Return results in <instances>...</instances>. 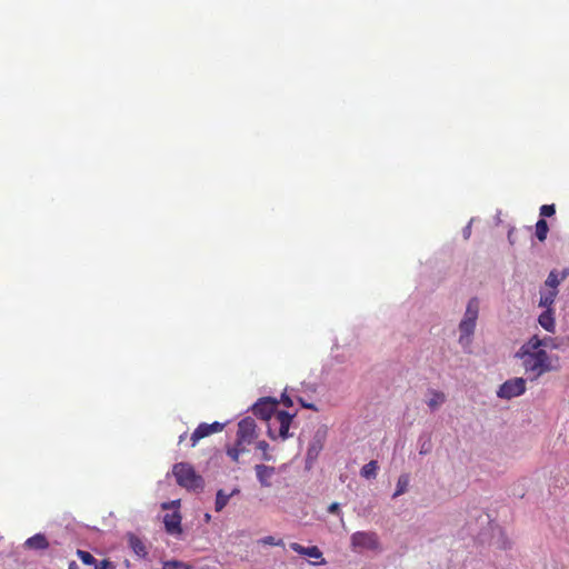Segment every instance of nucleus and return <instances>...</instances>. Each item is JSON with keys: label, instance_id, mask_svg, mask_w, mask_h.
I'll list each match as a JSON object with an SVG mask.
<instances>
[{"label": "nucleus", "instance_id": "2f4dec72", "mask_svg": "<svg viewBox=\"0 0 569 569\" xmlns=\"http://www.w3.org/2000/svg\"><path fill=\"white\" fill-rule=\"evenodd\" d=\"M328 511L331 512V513L338 512L339 511V505L337 502L331 503L329 506V508H328Z\"/></svg>", "mask_w": 569, "mask_h": 569}, {"label": "nucleus", "instance_id": "c756f323", "mask_svg": "<svg viewBox=\"0 0 569 569\" xmlns=\"http://www.w3.org/2000/svg\"><path fill=\"white\" fill-rule=\"evenodd\" d=\"M261 542L263 545H270V546H282V540H276L272 536H267L261 539Z\"/></svg>", "mask_w": 569, "mask_h": 569}, {"label": "nucleus", "instance_id": "1a4fd4ad", "mask_svg": "<svg viewBox=\"0 0 569 569\" xmlns=\"http://www.w3.org/2000/svg\"><path fill=\"white\" fill-rule=\"evenodd\" d=\"M290 548L295 552H297V553H299L301 556H306V557L315 558V559H320V561L313 562V565H325L326 563V560L322 557V552H321V550L317 546L303 547V546H301L298 542H291L290 543Z\"/></svg>", "mask_w": 569, "mask_h": 569}, {"label": "nucleus", "instance_id": "9b49d317", "mask_svg": "<svg viewBox=\"0 0 569 569\" xmlns=\"http://www.w3.org/2000/svg\"><path fill=\"white\" fill-rule=\"evenodd\" d=\"M476 323L466 319H462L459 323V342L463 346L469 345L471 341V336L475 332Z\"/></svg>", "mask_w": 569, "mask_h": 569}, {"label": "nucleus", "instance_id": "aec40b11", "mask_svg": "<svg viewBox=\"0 0 569 569\" xmlns=\"http://www.w3.org/2000/svg\"><path fill=\"white\" fill-rule=\"evenodd\" d=\"M378 469V462L376 460H371L361 468L360 475L366 479H373L377 477Z\"/></svg>", "mask_w": 569, "mask_h": 569}, {"label": "nucleus", "instance_id": "7ed1b4c3", "mask_svg": "<svg viewBox=\"0 0 569 569\" xmlns=\"http://www.w3.org/2000/svg\"><path fill=\"white\" fill-rule=\"evenodd\" d=\"M295 413L291 415L287 411H278L273 416V420L268 423V436L272 440L281 438L286 440L289 438V428L291 426Z\"/></svg>", "mask_w": 569, "mask_h": 569}, {"label": "nucleus", "instance_id": "a878e982", "mask_svg": "<svg viewBox=\"0 0 569 569\" xmlns=\"http://www.w3.org/2000/svg\"><path fill=\"white\" fill-rule=\"evenodd\" d=\"M77 555L84 565H96V558L90 552L79 549Z\"/></svg>", "mask_w": 569, "mask_h": 569}, {"label": "nucleus", "instance_id": "dca6fc26", "mask_svg": "<svg viewBox=\"0 0 569 569\" xmlns=\"http://www.w3.org/2000/svg\"><path fill=\"white\" fill-rule=\"evenodd\" d=\"M558 296V290L546 288L540 291L539 306L543 308H552Z\"/></svg>", "mask_w": 569, "mask_h": 569}, {"label": "nucleus", "instance_id": "bb28decb", "mask_svg": "<svg viewBox=\"0 0 569 569\" xmlns=\"http://www.w3.org/2000/svg\"><path fill=\"white\" fill-rule=\"evenodd\" d=\"M539 349H542V347L550 348V349H557L559 346L556 343V339L551 337H545L539 338Z\"/></svg>", "mask_w": 569, "mask_h": 569}, {"label": "nucleus", "instance_id": "72a5a7b5", "mask_svg": "<svg viewBox=\"0 0 569 569\" xmlns=\"http://www.w3.org/2000/svg\"><path fill=\"white\" fill-rule=\"evenodd\" d=\"M302 406H303L305 408L316 410V407H315V405H312V403H309V402H302Z\"/></svg>", "mask_w": 569, "mask_h": 569}, {"label": "nucleus", "instance_id": "f8f14e48", "mask_svg": "<svg viewBox=\"0 0 569 569\" xmlns=\"http://www.w3.org/2000/svg\"><path fill=\"white\" fill-rule=\"evenodd\" d=\"M569 276V269L551 270L545 281L546 288L558 290V286Z\"/></svg>", "mask_w": 569, "mask_h": 569}, {"label": "nucleus", "instance_id": "e433bc0d", "mask_svg": "<svg viewBox=\"0 0 569 569\" xmlns=\"http://www.w3.org/2000/svg\"><path fill=\"white\" fill-rule=\"evenodd\" d=\"M184 438H186V433L181 435V436L179 437V442L183 441V440H184Z\"/></svg>", "mask_w": 569, "mask_h": 569}, {"label": "nucleus", "instance_id": "5701e85b", "mask_svg": "<svg viewBox=\"0 0 569 569\" xmlns=\"http://www.w3.org/2000/svg\"><path fill=\"white\" fill-rule=\"evenodd\" d=\"M549 231L548 223L545 219H539L536 223V237L539 241H545Z\"/></svg>", "mask_w": 569, "mask_h": 569}, {"label": "nucleus", "instance_id": "4c0bfd02", "mask_svg": "<svg viewBox=\"0 0 569 569\" xmlns=\"http://www.w3.org/2000/svg\"><path fill=\"white\" fill-rule=\"evenodd\" d=\"M162 508H163V509H167V508H168V503H163V505H162Z\"/></svg>", "mask_w": 569, "mask_h": 569}, {"label": "nucleus", "instance_id": "20e7f679", "mask_svg": "<svg viewBox=\"0 0 569 569\" xmlns=\"http://www.w3.org/2000/svg\"><path fill=\"white\" fill-rule=\"evenodd\" d=\"M258 438L253 418L246 417L238 422L237 441L239 446H249Z\"/></svg>", "mask_w": 569, "mask_h": 569}, {"label": "nucleus", "instance_id": "cd10ccee", "mask_svg": "<svg viewBox=\"0 0 569 569\" xmlns=\"http://www.w3.org/2000/svg\"><path fill=\"white\" fill-rule=\"evenodd\" d=\"M556 212L555 204H543L540 207V216L541 217H551Z\"/></svg>", "mask_w": 569, "mask_h": 569}, {"label": "nucleus", "instance_id": "4be33fe9", "mask_svg": "<svg viewBox=\"0 0 569 569\" xmlns=\"http://www.w3.org/2000/svg\"><path fill=\"white\" fill-rule=\"evenodd\" d=\"M130 547L133 552L139 557L147 556V550L144 543L136 536H130L129 538Z\"/></svg>", "mask_w": 569, "mask_h": 569}, {"label": "nucleus", "instance_id": "f257e3e1", "mask_svg": "<svg viewBox=\"0 0 569 569\" xmlns=\"http://www.w3.org/2000/svg\"><path fill=\"white\" fill-rule=\"evenodd\" d=\"M539 337L532 336L516 352L515 357L521 361L525 373L528 379L533 381L547 372L556 370L551 357L545 349H539Z\"/></svg>", "mask_w": 569, "mask_h": 569}, {"label": "nucleus", "instance_id": "f704fd0d", "mask_svg": "<svg viewBox=\"0 0 569 569\" xmlns=\"http://www.w3.org/2000/svg\"><path fill=\"white\" fill-rule=\"evenodd\" d=\"M77 568H78V566H77V563L74 561H71L69 563V569H77Z\"/></svg>", "mask_w": 569, "mask_h": 569}, {"label": "nucleus", "instance_id": "c9c22d12", "mask_svg": "<svg viewBox=\"0 0 569 569\" xmlns=\"http://www.w3.org/2000/svg\"><path fill=\"white\" fill-rule=\"evenodd\" d=\"M427 452H428V450H427L425 447H422V448L420 449V453H421V455L427 453Z\"/></svg>", "mask_w": 569, "mask_h": 569}, {"label": "nucleus", "instance_id": "c85d7f7f", "mask_svg": "<svg viewBox=\"0 0 569 569\" xmlns=\"http://www.w3.org/2000/svg\"><path fill=\"white\" fill-rule=\"evenodd\" d=\"M257 449L262 451L263 460H270L271 459L270 455L268 453V450H269L268 442H266L264 440L258 441L257 442Z\"/></svg>", "mask_w": 569, "mask_h": 569}, {"label": "nucleus", "instance_id": "f3484780", "mask_svg": "<svg viewBox=\"0 0 569 569\" xmlns=\"http://www.w3.org/2000/svg\"><path fill=\"white\" fill-rule=\"evenodd\" d=\"M478 315H479V301L477 298H472L469 300V302L467 305V309H466L463 319L476 323L477 319H478Z\"/></svg>", "mask_w": 569, "mask_h": 569}, {"label": "nucleus", "instance_id": "b1692460", "mask_svg": "<svg viewBox=\"0 0 569 569\" xmlns=\"http://www.w3.org/2000/svg\"><path fill=\"white\" fill-rule=\"evenodd\" d=\"M247 446H239L238 441H236V445L231 448H228L227 455L233 460L238 461L239 456L246 451Z\"/></svg>", "mask_w": 569, "mask_h": 569}, {"label": "nucleus", "instance_id": "9d476101", "mask_svg": "<svg viewBox=\"0 0 569 569\" xmlns=\"http://www.w3.org/2000/svg\"><path fill=\"white\" fill-rule=\"evenodd\" d=\"M166 531L169 535L176 536L182 532L181 515L178 511L167 513L163 518Z\"/></svg>", "mask_w": 569, "mask_h": 569}, {"label": "nucleus", "instance_id": "4468645a", "mask_svg": "<svg viewBox=\"0 0 569 569\" xmlns=\"http://www.w3.org/2000/svg\"><path fill=\"white\" fill-rule=\"evenodd\" d=\"M254 469H256L257 478H258L259 482L261 483V486L269 487L270 479L276 472L274 467L266 466V465H257Z\"/></svg>", "mask_w": 569, "mask_h": 569}, {"label": "nucleus", "instance_id": "ddd939ff", "mask_svg": "<svg viewBox=\"0 0 569 569\" xmlns=\"http://www.w3.org/2000/svg\"><path fill=\"white\" fill-rule=\"evenodd\" d=\"M552 308H546V310L539 316V325L548 332L553 333L556 331V321Z\"/></svg>", "mask_w": 569, "mask_h": 569}, {"label": "nucleus", "instance_id": "473e14b6", "mask_svg": "<svg viewBox=\"0 0 569 569\" xmlns=\"http://www.w3.org/2000/svg\"><path fill=\"white\" fill-rule=\"evenodd\" d=\"M282 403L287 407H291L292 406V400L290 399V397L288 396H282Z\"/></svg>", "mask_w": 569, "mask_h": 569}, {"label": "nucleus", "instance_id": "412c9836", "mask_svg": "<svg viewBox=\"0 0 569 569\" xmlns=\"http://www.w3.org/2000/svg\"><path fill=\"white\" fill-rule=\"evenodd\" d=\"M409 481H410V478H409L408 473L400 475L398 478L396 491L393 492L392 498H397V497L403 495L408 490Z\"/></svg>", "mask_w": 569, "mask_h": 569}, {"label": "nucleus", "instance_id": "a211bd4d", "mask_svg": "<svg viewBox=\"0 0 569 569\" xmlns=\"http://www.w3.org/2000/svg\"><path fill=\"white\" fill-rule=\"evenodd\" d=\"M239 492V489H233L231 493L227 495L222 489L218 490L216 496V502H214V509L216 511H221L227 503L229 502V499Z\"/></svg>", "mask_w": 569, "mask_h": 569}, {"label": "nucleus", "instance_id": "6ab92c4d", "mask_svg": "<svg viewBox=\"0 0 569 569\" xmlns=\"http://www.w3.org/2000/svg\"><path fill=\"white\" fill-rule=\"evenodd\" d=\"M430 398L427 401L431 410H436L446 401V395L441 391L429 390Z\"/></svg>", "mask_w": 569, "mask_h": 569}, {"label": "nucleus", "instance_id": "6e6552de", "mask_svg": "<svg viewBox=\"0 0 569 569\" xmlns=\"http://www.w3.org/2000/svg\"><path fill=\"white\" fill-rule=\"evenodd\" d=\"M351 543L355 548L377 549L378 537L375 532L357 531L351 536Z\"/></svg>", "mask_w": 569, "mask_h": 569}, {"label": "nucleus", "instance_id": "423d86ee", "mask_svg": "<svg viewBox=\"0 0 569 569\" xmlns=\"http://www.w3.org/2000/svg\"><path fill=\"white\" fill-rule=\"evenodd\" d=\"M277 407L278 401L276 399L262 398L253 405L252 412L256 417L266 420L269 423L273 420L276 412L279 411L277 410Z\"/></svg>", "mask_w": 569, "mask_h": 569}, {"label": "nucleus", "instance_id": "2eb2a0df", "mask_svg": "<svg viewBox=\"0 0 569 569\" xmlns=\"http://www.w3.org/2000/svg\"><path fill=\"white\" fill-rule=\"evenodd\" d=\"M24 547L33 550H46L49 547V541L44 535L37 533L26 540Z\"/></svg>", "mask_w": 569, "mask_h": 569}, {"label": "nucleus", "instance_id": "f03ea898", "mask_svg": "<svg viewBox=\"0 0 569 569\" xmlns=\"http://www.w3.org/2000/svg\"><path fill=\"white\" fill-rule=\"evenodd\" d=\"M177 483L188 490H197L203 487V479L194 468L187 462H178L172 468Z\"/></svg>", "mask_w": 569, "mask_h": 569}, {"label": "nucleus", "instance_id": "393cba45", "mask_svg": "<svg viewBox=\"0 0 569 569\" xmlns=\"http://www.w3.org/2000/svg\"><path fill=\"white\" fill-rule=\"evenodd\" d=\"M161 569H192V567L182 561L170 560L166 561Z\"/></svg>", "mask_w": 569, "mask_h": 569}, {"label": "nucleus", "instance_id": "39448f33", "mask_svg": "<svg viewBox=\"0 0 569 569\" xmlns=\"http://www.w3.org/2000/svg\"><path fill=\"white\" fill-rule=\"evenodd\" d=\"M526 380L523 378H512L505 381L498 389L497 396L501 399L510 400L526 392Z\"/></svg>", "mask_w": 569, "mask_h": 569}, {"label": "nucleus", "instance_id": "0eeeda50", "mask_svg": "<svg viewBox=\"0 0 569 569\" xmlns=\"http://www.w3.org/2000/svg\"><path fill=\"white\" fill-rule=\"evenodd\" d=\"M223 428H224V423H221L218 421H214L212 423H206V422L200 423L194 429V431L191 433V437H190L191 447H196L197 443L206 437H209L213 433L221 432L223 430Z\"/></svg>", "mask_w": 569, "mask_h": 569}, {"label": "nucleus", "instance_id": "7c9ffc66", "mask_svg": "<svg viewBox=\"0 0 569 569\" xmlns=\"http://www.w3.org/2000/svg\"><path fill=\"white\" fill-rule=\"evenodd\" d=\"M94 569H116V566L111 561L103 559L99 563H96Z\"/></svg>", "mask_w": 569, "mask_h": 569}]
</instances>
